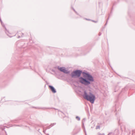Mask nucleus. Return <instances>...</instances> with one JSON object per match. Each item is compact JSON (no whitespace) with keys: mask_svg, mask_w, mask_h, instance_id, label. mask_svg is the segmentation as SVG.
<instances>
[{"mask_svg":"<svg viewBox=\"0 0 135 135\" xmlns=\"http://www.w3.org/2000/svg\"><path fill=\"white\" fill-rule=\"evenodd\" d=\"M89 94L90 95H88L86 93L85 91L83 97L85 99L90 101L92 103H93L95 100V96L91 93H90Z\"/></svg>","mask_w":135,"mask_h":135,"instance_id":"nucleus-1","label":"nucleus"},{"mask_svg":"<svg viewBox=\"0 0 135 135\" xmlns=\"http://www.w3.org/2000/svg\"><path fill=\"white\" fill-rule=\"evenodd\" d=\"M81 73V71H80L77 70L74 72L72 73L71 76L72 77H74L76 76H80Z\"/></svg>","mask_w":135,"mask_h":135,"instance_id":"nucleus-2","label":"nucleus"},{"mask_svg":"<svg viewBox=\"0 0 135 135\" xmlns=\"http://www.w3.org/2000/svg\"><path fill=\"white\" fill-rule=\"evenodd\" d=\"M79 81L80 82L85 85H88L90 84L89 81L82 78H80Z\"/></svg>","mask_w":135,"mask_h":135,"instance_id":"nucleus-3","label":"nucleus"},{"mask_svg":"<svg viewBox=\"0 0 135 135\" xmlns=\"http://www.w3.org/2000/svg\"><path fill=\"white\" fill-rule=\"evenodd\" d=\"M84 76L86 79L91 81H93V78L89 74H85V75H84Z\"/></svg>","mask_w":135,"mask_h":135,"instance_id":"nucleus-4","label":"nucleus"},{"mask_svg":"<svg viewBox=\"0 0 135 135\" xmlns=\"http://www.w3.org/2000/svg\"><path fill=\"white\" fill-rule=\"evenodd\" d=\"M58 69L60 71L63 72L65 73H69V72L64 67L58 68Z\"/></svg>","mask_w":135,"mask_h":135,"instance_id":"nucleus-5","label":"nucleus"},{"mask_svg":"<svg viewBox=\"0 0 135 135\" xmlns=\"http://www.w3.org/2000/svg\"><path fill=\"white\" fill-rule=\"evenodd\" d=\"M49 87L50 89L53 93H55L56 92V91L55 89L53 86L51 85H49Z\"/></svg>","mask_w":135,"mask_h":135,"instance_id":"nucleus-6","label":"nucleus"},{"mask_svg":"<svg viewBox=\"0 0 135 135\" xmlns=\"http://www.w3.org/2000/svg\"><path fill=\"white\" fill-rule=\"evenodd\" d=\"M76 118L78 120H80V118L79 117H76Z\"/></svg>","mask_w":135,"mask_h":135,"instance_id":"nucleus-7","label":"nucleus"}]
</instances>
